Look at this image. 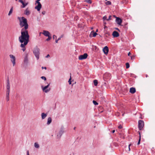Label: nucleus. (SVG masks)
<instances>
[{"label":"nucleus","mask_w":155,"mask_h":155,"mask_svg":"<svg viewBox=\"0 0 155 155\" xmlns=\"http://www.w3.org/2000/svg\"><path fill=\"white\" fill-rule=\"evenodd\" d=\"M29 35L27 30H21V35L18 38V40L21 43L20 47L26 45L29 41Z\"/></svg>","instance_id":"obj_1"},{"label":"nucleus","mask_w":155,"mask_h":155,"mask_svg":"<svg viewBox=\"0 0 155 155\" xmlns=\"http://www.w3.org/2000/svg\"><path fill=\"white\" fill-rule=\"evenodd\" d=\"M18 19L19 22V25L21 28H23L21 30H27L28 28V25L27 19L24 17H18Z\"/></svg>","instance_id":"obj_2"},{"label":"nucleus","mask_w":155,"mask_h":155,"mask_svg":"<svg viewBox=\"0 0 155 155\" xmlns=\"http://www.w3.org/2000/svg\"><path fill=\"white\" fill-rule=\"evenodd\" d=\"M39 49L37 47H36L34 49L33 51V53L38 60L39 59Z\"/></svg>","instance_id":"obj_3"},{"label":"nucleus","mask_w":155,"mask_h":155,"mask_svg":"<svg viewBox=\"0 0 155 155\" xmlns=\"http://www.w3.org/2000/svg\"><path fill=\"white\" fill-rule=\"evenodd\" d=\"M144 126V122L143 120H139L138 121V128L140 130L143 129Z\"/></svg>","instance_id":"obj_4"},{"label":"nucleus","mask_w":155,"mask_h":155,"mask_svg":"<svg viewBox=\"0 0 155 155\" xmlns=\"http://www.w3.org/2000/svg\"><path fill=\"white\" fill-rule=\"evenodd\" d=\"M49 85H50V84H49L47 86H46L44 87H43V86H42L41 87H42L43 91H44L45 92V93H47V92H49L50 90V88H49L48 89V87H49Z\"/></svg>","instance_id":"obj_5"},{"label":"nucleus","mask_w":155,"mask_h":155,"mask_svg":"<svg viewBox=\"0 0 155 155\" xmlns=\"http://www.w3.org/2000/svg\"><path fill=\"white\" fill-rule=\"evenodd\" d=\"M9 56L11 59V61L13 64V66H14L15 64V57L12 54H10Z\"/></svg>","instance_id":"obj_6"},{"label":"nucleus","mask_w":155,"mask_h":155,"mask_svg":"<svg viewBox=\"0 0 155 155\" xmlns=\"http://www.w3.org/2000/svg\"><path fill=\"white\" fill-rule=\"evenodd\" d=\"M88 56L87 53H84L83 55H80L79 57V59L80 60H82L86 58Z\"/></svg>","instance_id":"obj_7"},{"label":"nucleus","mask_w":155,"mask_h":155,"mask_svg":"<svg viewBox=\"0 0 155 155\" xmlns=\"http://www.w3.org/2000/svg\"><path fill=\"white\" fill-rule=\"evenodd\" d=\"M19 2L22 4V5L21 6L22 8H25L28 4V2L24 3L23 0H19Z\"/></svg>","instance_id":"obj_8"},{"label":"nucleus","mask_w":155,"mask_h":155,"mask_svg":"<svg viewBox=\"0 0 155 155\" xmlns=\"http://www.w3.org/2000/svg\"><path fill=\"white\" fill-rule=\"evenodd\" d=\"M103 51L104 53L107 54L109 51V49L108 47L107 46H105L103 49Z\"/></svg>","instance_id":"obj_9"},{"label":"nucleus","mask_w":155,"mask_h":155,"mask_svg":"<svg viewBox=\"0 0 155 155\" xmlns=\"http://www.w3.org/2000/svg\"><path fill=\"white\" fill-rule=\"evenodd\" d=\"M42 34L46 37L50 36V35L48 31L46 30H43Z\"/></svg>","instance_id":"obj_10"},{"label":"nucleus","mask_w":155,"mask_h":155,"mask_svg":"<svg viewBox=\"0 0 155 155\" xmlns=\"http://www.w3.org/2000/svg\"><path fill=\"white\" fill-rule=\"evenodd\" d=\"M31 13V11L29 8H27L25 11L24 14L27 15H30Z\"/></svg>","instance_id":"obj_11"},{"label":"nucleus","mask_w":155,"mask_h":155,"mask_svg":"<svg viewBox=\"0 0 155 155\" xmlns=\"http://www.w3.org/2000/svg\"><path fill=\"white\" fill-rule=\"evenodd\" d=\"M28 54L27 53H25V57L24 58V61L25 63L28 62Z\"/></svg>","instance_id":"obj_12"},{"label":"nucleus","mask_w":155,"mask_h":155,"mask_svg":"<svg viewBox=\"0 0 155 155\" xmlns=\"http://www.w3.org/2000/svg\"><path fill=\"white\" fill-rule=\"evenodd\" d=\"M116 21L118 25H120L122 22V20L120 18L118 17H117L116 19Z\"/></svg>","instance_id":"obj_13"},{"label":"nucleus","mask_w":155,"mask_h":155,"mask_svg":"<svg viewBox=\"0 0 155 155\" xmlns=\"http://www.w3.org/2000/svg\"><path fill=\"white\" fill-rule=\"evenodd\" d=\"M112 35L114 37H117L119 36V34L117 31H114L113 32Z\"/></svg>","instance_id":"obj_14"},{"label":"nucleus","mask_w":155,"mask_h":155,"mask_svg":"<svg viewBox=\"0 0 155 155\" xmlns=\"http://www.w3.org/2000/svg\"><path fill=\"white\" fill-rule=\"evenodd\" d=\"M41 4L39 3L37 6L35 7V8L37 9L38 11H39L41 8Z\"/></svg>","instance_id":"obj_15"},{"label":"nucleus","mask_w":155,"mask_h":155,"mask_svg":"<svg viewBox=\"0 0 155 155\" xmlns=\"http://www.w3.org/2000/svg\"><path fill=\"white\" fill-rule=\"evenodd\" d=\"M97 34L96 32H94V31H91L90 35V36L91 37H95Z\"/></svg>","instance_id":"obj_16"},{"label":"nucleus","mask_w":155,"mask_h":155,"mask_svg":"<svg viewBox=\"0 0 155 155\" xmlns=\"http://www.w3.org/2000/svg\"><path fill=\"white\" fill-rule=\"evenodd\" d=\"M136 92V89L134 87H131L130 89V92L132 94H134Z\"/></svg>","instance_id":"obj_17"},{"label":"nucleus","mask_w":155,"mask_h":155,"mask_svg":"<svg viewBox=\"0 0 155 155\" xmlns=\"http://www.w3.org/2000/svg\"><path fill=\"white\" fill-rule=\"evenodd\" d=\"M6 88H7V89H10V85L9 81V80H8L7 81Z\"/></svg>","instance_id":"obj_18"},{"label":"nucleus","mask_w":155,"mask_h":155,"mask_svg":"<svg viewBox=\"0 0 155 155\" xmlns=\"http://www.w3.org/2000/svg\"><path fill=\"white\" fill-rule=\"evenodd\" d=\"M41 118L42 119H44L47 116V114L44 113H41Z\"/></svg>","instance_id":"obj_19"},{"label":"nucleus","mask_w":155,"mask_h":155,"mask_svg":"<svg viewBox=\"0 0 155 155\" xmlns=\"http://www.w3.org/2000/svg\"><path fill=\"white\" fill-rule=\"evenodd\" d=\"M52 121L51 118V117H49L48 118V121L47 122V124L49 125L51 123Z\"/></svg>","instance_id":"obj_20"},{"label":"nucleus","mask_w":155,"mask_h":155,"mask_svg":"<svg viewBox=\"0 0 155 155\" xmlns=\"http://www.w3.org/2000/svg\"><path fill=\"white\" fill-rule=\"evenodd\" d=\"M138 133L139 134V141L137 143V144L139 145L140 144V141L141 139V135H140V132L139 131H138Z\"/></svg>","instance_id":"obj_21"},{"label":"nucleus","mask_w":155,"mask_h":155,"mask_svg":"<svg viewBox=\"0 0 155 155\" xmlns=\"http://www.w3.org/2000/svg\"><path fill=\"white\" fill-rule=\"evenodd\" d=\"M34 146L35 147L37 148H38L39 147V144L38 143H35L34 144Z\"/></svg>","instance_id":"obj_22"},{"label":"nucleus","mask_w":155,"mask_h":155,"mask_svg":"<svg viewBox=\"0 0 155 155\" xmlns=\"http://www.w3.org/2000/svg\"><path fill=\"white\" fill-rule=\"evenodd\" d=\"M13 11V7H12L11 9H10V10L9 12V13L8 14V15L10 16L11 15V14L12 13Z\"/></svg>","instance_id":"obj_23"},{"label":"nucleus","mask_w":155,"mask_h":155,"mask_svg":"<svg viewBox=\"0 0 155 155\" xmlns=\"http://www.w3.org/2000/svg\"><path fill=\"white\" fill-rule=\"evenodd\" d=\"M94 83L95 86H97L98 84L97 81L96 80H95L94 81Z\"/></svg>","instance_id":"obj_24"},{"label":"nucleus","mask_w":155,"mask_h":155,"mask_svg":"<svg viewBox=\"0 0 155 155\" xmlns=\"http://www.w3.org/2000/svg\"><path fill=\"white\" fill-rule=\"evenodd\" d=\"M70 75H71V76H70V78H69L68 81L69 83V84H71V74H70Z\"/></svg>","instance_id":"obj_25"},{"label":"nucleus","mask_w":155,"mask_h":155,"mask_svg":"<svg viewBox=\"0 0 155 155\" xmlns=\"http://www.w3.org/2000/svg\"><path fill=\"white\" fill-rule=\"evenodd\" d=\"M126 67L127 68H128L130 67V65L128 63H127L126 64Z\"/></svg>","instance_id":"obj_26"},{"label":"nucleus","mask_w":155,"mask_h":155,"mask_svg":"<svg viewBox=\"0 0 155 155\" xmlns=\"http://www.w3.org/2000/svg\"><path fill=\"white\" fill-rule=\"evenodd\" d=\"M26 45H24L23 47H21L22 48V50L23 51H25V50H26V48L25 47V46Z\"/></svg>","instance_id":"obj_27"},{"label":"nucleus","mask_w":155,"mask_h":155,"mask_svg":"<svg viewBox=\"0 0 155 155\" xmlns=\"http://www.w3.org/2000/svg\"><path fill=\"white\" fill-rule=\"evenodd\" d=\"M93 102L95 105H97L98 104V103L95 101H93Z\"/></svg>","instance_id":"obj_28"},{"label":"nucleus","mask_w":155,"mask_h":155,"mask_svg":"<svg viewBox=\"0 0 155 155\" xmlns=\"http://www.w3.org/2000/svg\"><path fill=\"white\" fill-rule=\"evenodd\" d=\"M48 37V38H47L46 40V41H48L50 40V39H51V37L50 36H49Z\"/></svg>","instance_id":"obj_29"},{"label":"nucleus","mask_w":155,"mask_h":155,"mask_svg":"<svg viewBox=\"0 0 155 155\" xmlns=\"http://www.w3.org/2000/svg\"><path fill=\"white\" fill-rule=\"evenodd\" d=\"M106 5H111V2H110L109 1H107L106 2Z\"/></svg>","instance_id":"obj_30"},{"label":"nucleus","mask_w":155,"mask_h":155,"mask_svg":"<svg viewBox=\"0 0 155 155\" xmlns=\"http://www.w3.org/2000/svg\"><path fill=\"white\" fill-rule=\"evenodd\" d=\"M41 78L42 79H44L45 81L46 80V78L44 76H42L41 77Z\"/></svg>","instance_id":"obj_31"},{"label":"nucleus","mask_w":155,"mask_h":155,"mask_svg":"<svg viewBox=\"0 0 155 155\" xmlns=\"http://www.w3.org/2000/svg\"><path fill=\"white\" fill-rule=\"evenodd\" d=\"M86 2L89 3H91V0H87L86 1Z\"/></svg>","instance_id":"obj_32"},{"label":"nucleus","mask_w":155,"mask_h":155,"mask_svg":"<svg viewBox=\"0 0 155 155\" xmlns=\"http://www.w3.org/2000/svg\"><path fill=\"white\" fill-rule=\"evenodd\" d=\"M10 89H7L6 94H9Z\"/></svg>","instance_id":"obj_33"},{"label":"nucleus","mask_w":155,"mask_h":155,"mask_svg":"<svg viewBox=\"0 0 155 155\" xmlns=\"http://www.w3.org/2000/svg\"><path fill=\"white\" fill-rule=\"evenodd\" d=\"M39 1H38V0H37V1H36V3H37L38 4L39 3L40 4L41 3L40 2H39Z\"/></svg>","instance_id":"obj_34"},{"label":"nucleus","mask_w":155,"mask_h":155,"mask_svg":"<svg viewBox=\"0 0 155 155\" xmlns=\"http://www.w3.org/2000/svg\"><path fill=\"white\" fill-rule=\"evenodd\" d=\"M122 126L121 125H119L118 127V128L120 129L121 128H122Z\"/></svg>","instance_id":"obj_35"},{"label":"nucleus","mask_w":155,"mask_h":155,"mask_svg":"<svg viewBox=\"0 0 155 155\" xmlns=\"http://www.w3.org/2000/svg\"><path fill=\"white\" fill-rule=\"evenodd\" d=\"M111 16L110 15L109 17V18L108 19H107V21H109V20H111Z\"/></svg>","instance_id":"obj_36"},{"label":"nucleus","mask_w":155,"mask_h":155,"mask_svg":"<svg viewBox=\"0 0 155 155\" xmlns=\"http://www.w3.org/2000/svg\"><path fill=\"white\" fill-rule=\"evenodd\" d=\"M130 57H131V59H133L135 58V56L134 55H133V56H130Z\"/></svg>","instance_id":"obj_37"},{"label":"nucleus","mask_w":155,"mask_h":155,"mask_svg":"<svg viewBox=\"0 0 155 155\" xmlns=\"http://www.w3.org/2000/svg\"><path fill=\"white\" fill-rule=\"evenodd\" d=\"M103 19H104V20H107V17H106V16H104V17H103Z\"/></svg>","instance_id":"obj_38"},{"label":"nucleus","mask_w":155,"mask_h":155,"mask_svg":"<svg viewBox=\"0 0 155 155\" xmlns=\"http://www.w3.org/2000/svg\"><path fill=\"white\" fill-rule=\"evenodd\" d=\"M45 13L46 12L45 11H43L42 12V14L43 15H44L45 14Z\"/></svg>","instance_id":"obj_39"},{"label":"nucleus","mask_w":155,"mask_h":155,"mask_svg":"<svg viewBox=\"0 0 155 155\" xmlns=\"http://www.w3.org/2000/svg\"><path fill=\"white\" fill-rule=\"evenodd\" d=\"M9 94H6V97H9Z\"/></svg>","instance_id":"obj_40"},{"label":"nucleus","mask_w":155,"mask_h":155,"mask_svg":"<svg viewBox=\"0 0 155 155\" xmlns=\"http://www.w3.org/2000/svg\"><path fill=\"white\" fill-rule=\"evenodd\" d=\"M6 99L7 101H8L9 100V97H6Z\"/></svg>","instance_id":"obj_41"},{"label":"nucleus","mask_w":155,"mask_h":155,"mask_svg":"<svg viewBox=\"0 0 155 155\" xmlns=\"http://www.w3.org/2000/svg\"><path fill=\"white\" fill-rule=\"evenodd\" d=\"M56 38V36H55V35H53V39H54L55 38Z\"/></svg>","instance_id":"obj_42"},{"label":"nucleus","mask_w":155,"mask_h":155,"mask_svg":"<svg viewBox=\"0 0 155 155\" xmlns=\"http://www.w3.org/2000/svg\"><path fill=\"white\" fill-rule=\"evenodd\" d=\"M41 68H42V69H45V70H46V69H47V68H46V67H42Z\"/></svg>","instance_id":"obj_43"},{"label":"nucleus","mask_w":155,"mask_h":155,"mask_svg":"<svg viewBox=\"0 0 155 155\" xmlns=\"http://www.w3.org/2000/svg\"><path fill=\"white\" fill-rule=\"evenodd\" d=\"M50 56V55L49 54H48L46 57L45 58H47L48 57H49Z\"/></svg>","instance_id":"obj_44"},{"label":"nucleus","mask_w":155,"mask_h":155,"mask_svg":"<svg viewBox=\"0 0 155 155\" xmlns=\"http://www.w3.org/2000/svg\"><path fill=\"white\" fill-rule=\"evenodd\" d=\"M131 54L130 53V52H129L128 54V56H130V55Z\"/></svg>","instance_id":"obj_45"},{"label":"nucleus","mask_w":155,"mask_h":155,"mask_svg":"<svg viewBox=\"0 0 155 155\" xmlns=\"http://www.w3.org/2000/svg\"><path fill=\"white\" fill-rule=\"evenodd\" d=\"M131 145V144H130L129 145V151H130V146Z\"/></svg>","instance_id":"obj_46"},{"label":"nucleus","mask_w":155,"mask_h":155,"mask_svg":"<svg viewBox=\"0 0 155 155\" xmlns=\"http://www.w3.org/2000/svg\"><path fill=\"white\" fill-rule=\"evenodd\" d=\"M61 37H59V38H58V41H59V40H60Z\"/></svg>","instance_id":"obj_47"},{"label":"nucleus","mask_w":155,"mask_h":155,"mask_svg":"<svg viewBox=\"0 0 155 155\" xmlns=\"http://www.w3.org/2000/svg\"><path fill=\"white\" fill-rule=\"evenodd\" d=\"M58 39H56V40H55V42L56 43H58Z\"/></svg>","instance_id":"obj_48"},{"label":"nucleus","mask_w":155,"mask_h":155,"mask_svg":"<svg viewBox=\"0 0 155 155\" xmlns=\"http://www.w3.org/2000/svg\"><path fill=\"white\" fill-rule=\"evenodd\" d=\"M61 132H60V133H59V134H60V137H61Z\"/></svg>","instance_id":"obj_49"},{"label":"nucleus","mask_w":155,"mask_h":155,"mask_svg":"<svg viewBox=\"0 0 155 155\" xmlns=\"http://www.w3.org/2000/svg\"><path fill=\"white\" fill-rule=\"evenodd\" d=\"M27 155H29L28 151L27 152Z\"/></svg>","instance_id":"obj_50"},{"label":"nucleus","mask_w":155,"mask_h":155,"mask_svg":"<svg viewBox=\"0 0 155 155\" xmlns=\"http://www.w3.org/2000/svg\"><path fill=\"white\" fill-rule=\"evenodd\" d=\"M115 29L118 31H119V30L118 28H116Z\"/></svg>","instance_id":"obj_51"},{"label":"nucleus","mask_w":155,"mask_h":155,"mask_svg":"<svg viewBox=\"0 0 155 155\" xmlns=\"http://www.w3.org/2000/svg\"><path fill=\"white\" fill-rule=\"evenodd\" d=\"M115 130H114L112 131V133H114L115 132Z\"/></svg>","instance_id":"obj_52"},{"label":"nucleus","mask_w":155,"mask_h":155,"mask_svg":"<svg viewBox=\"0 0 155 155\" xmlns=\"http://www.w3.org/2000/svg\"><path fill=\"white\" fill-rule=\"evenodd\" d=\"M97 31H98V30H96V32H97Z\"/></svg>","instance_id":"obj_53"},{"label":"nucleus","mask_w":155,"mask_h":155,"mask_svg":"<svg viewBox=\"0 0 155 155\" xmlns=\"http://www.w3.org/2000/svg\"><path fill=\"white\" fill-rule=\"evenodd\" d=\"M57 137H58V135H57Z\"/></svg>","instance_id":"obj_54"},{"label":"nucleus","mask_w":155,"mask_h":155,"mask_svg":"<svg viewBox=\"0 0 155 155\" xmlns=\"http://www.w3.org/2000/svg\"><path fill=\"white\" fill-rule=\"evenodd\" d=\"M38 0V1H40L41 0Z\"/></svg>","instance_id":"obj_55"},{"label":"nucleus","mask_w":155,"mask_h":155,"mask_svg":"<svg viewBox=\"0 0 155 155\" xmlns=\"http://www.w3.org/2000/svg\"><path fill=\"white\" fill-rule=\"evenodd\" d=\"M105 0L106 1H107V0Z\"/></svg>","instance_id":"obj_56"}]
</instances>
